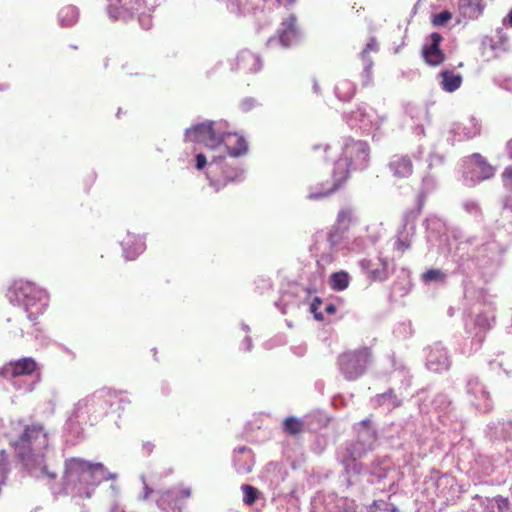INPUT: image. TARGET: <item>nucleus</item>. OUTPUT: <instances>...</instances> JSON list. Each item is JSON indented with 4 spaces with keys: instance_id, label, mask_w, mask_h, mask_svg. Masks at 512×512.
<instances>
[{
    "instance_id": "f257e3e1",
    "label": "nucleus",
    "mask_w": 512,
    "mask_h": 512,
    "mask_svg": "<svg viewBox=\"0 0 512 512\" xmlns=\"http://www.w3.org/2000/svg\"><path fill=\"white\" fill-rule=\"evenodd\" d=\"M46 444L47 434L44 427L38 423L23 426L22 432L17 437L10 438V445L23 462L31 460L38 446Z\"/></svg>"
},
{
    "instance_id": "f03ea898",
    "label": "nucleus",
    "mask_w": 512,
    "mask_h": 512,
    "mask_svg": "<svg viewBox=\"0 0 512 512\" xmlns=\"http://www.w3.org/2000/svg\"><path fill=\"white\" fill-rule=\"evenodd\" d=\"M372 361L369 347L343 352L338 357V365L347 380H355L364 374Z\"/></svg>"
},
{
    "instance_id": "7ed1b4c3",
    "label": "nucleus",
    "mask_w": 512,
    "mask_h": 512,
    "mask_svg": "<svg viewBox=\"0 0 512 512\" xmlns=\"http://www.w3.org/2000/svg\"><path fill=\"white\" fill-rule=\"evenodd\" d=\"M223 134V125L213 121L195 125L187 129L185 133L189 141L202 143L210 149L221 148Z\"/></svg>"
},
{
    "instance_id": "20e7f679",
    "label": "nucleus",
    "mask_w": 512,
    "mask_h": 512,
    "mask_svg": "<svg viewBox=\"0 0 512 512\" xmlns=\"http://www.w3.org/2000/svg\"><path fill=\"white\" fill-rule=\"evenodd\" d=\"M370 148L367 142L349 138L344 143L341 156L343 162L353 170L363 169L368 165Z\"/></svg>"
},
{
    "instance_id": "39448f33",
    "label": "nucleus",
    "mask_w": 512,
    "mask_h": 512,
    "mask_svg": "<svg viewBox=\"0 0 512 512\" xmlns=\"http://www.w3.org/2000/svg\"><path fill=\"white\" fill-rule=\"evenodd\" d=\"M37 363L33 358L24 357L16 361H10L0 368V376L12 379L20 376H29L35 372Z\"/></svg>"
},
{
    "instance_id": "423d86ee",
    "label": "nucleus",
    "mask_w": 512,
    "mask_h": 512,
    "mask_svg": "<svg viewBox=\"0 0 512 512\" xmlns=\"http://www.w3.org/2000/svg\"><path fill=\"white\" fill-rule=\"evenodd\" d=\"M353 169L348 166L345 162H343L340 158L334 164V170L332 175V185L329 189L320 193H311L309 195L310 199H320L323 197H327L333 192L337 191L349 178L350 172Z\"/></svg>"
},
{
    "instance_id": "0eeeda50",
    "label": "nucleus",
    "mask_w": 512,
    "mask_h": 512,
    "mask_svg": "<svg viewBox=\"0 0 512 512\" xmlns=\"http://www.w3.org/2000/svg\"><path fill=\"white\" fill-rule=\"evenodd\" d=\"M360 267L367 272L371 281H385L389 276V265L386 259L378 257L376 261L363 259L359 262Z\"/></svg>"
},
{
    "instance_id": "6e6552de",
    "label": "nucleus",
    "mask_w": 512,
    "mask_h": 512,
    "mask_svg": "<svg viewBox=\"0 0 512 512\" xmlns=\"http://www.w3.org/2000/svg\"><path fill=\"white\" fill-rule=\"evenodd\" d=\"M224 147L226 153L231 157H240L247 153L248 145L244 137L225 132L221 139V147Z\"/></svg>"
},
{
    "instance_id": "1a4fd4ad",
    "label": "nucleus",
    "mask_w": 512,
    "mask_h": 512,
    "mask_svg": "<svg viewBox=\"0 0 512 512\" xmlns=\"http://www.w3.org/2000/svg\"><path fill=\"white\" fill-rule=\"evenodd\" d=\"M431 44L423 48V56L425 61L432 66H438L445 60V55L440 49L442 41L441 34L433 32L430 36Z\"/></svg>"
},
{
    "instance_id": "9d476101",
    "label": "nucleus",
    "mask_w": 512,
    "mask_h": 512,
    "mask_svg": "<svg viewBox=\"0 0 512 512\" xmlns=\"http://www.w3.org/2000/svg\"><path fill=\"white\" fill-rule=\"evenodd\" d=\"M388 167L397 179L409 178L413 174V162L407 155H395L389 162Z\"/></svg>"
},
{
    "instance_id": "9b49d317",
    "label": "nucleus",
    "mask_w": 512,
    "mask_h": 512,
    "mask_svg": "<svg viewBox=\"0 0 512 512\" xmlns=\"http://www.w3.org/2000/svg\"><path fill=\"white\" fill-rule=\"evenodd\" d=\"M12 289L17 298V301L23 303L26 306L35 300L40 292L35 284L23 280L16 281L13 284Z\"/></svg>"
},
{
    "instance_id": "f8f14e48",
    "label": "nucleus",
    "mask_w": 512,
    "mask_h": 512,
    "mask_svg": "<svg viewBox=\"0 0 512 512\" xmlns=\"http://www.w3.org/2000/svg\"><path fill=\"white\" fill-rule=\"evenodd\" d=\"M122 245L124 248L125 257L128 260L135 259L146 248L142 237L135 235H127V237L122 241Z\"/></svg>"
},
{
    "instance_id": "ddd939ff",
    "label": "nucleus",
    "mask_w": 512,
    "mask_h": 512,
    "mask_svg": "<svg viewBox=\"0 0 512 512\" xmlns=\"http://www.w3.org/2000/svg\"><path fill=\"white\" fill-rule=\"evenodd\" d=\"M236 65L239 70L247 73L256 72L259 69L257 57L249 51H243L237 56Z\"/></svg>"
},
{
    "instance_id": "4468645a",
    "label": "nucleus",
    "mask_w": 512,
    "mask_h": 512,
    "mask_svg": "<svg viewBox=\"0 0 512 512\" xmlns=\"http://www.w3.org/2000/svg\"><path fill=\"white\" fill-rule=\"evenodd\" d=\"M471 159L473 160L474 164L479 169V179L481 181L488 180L492 177H494L496 173V168L492 166L485 157H483L479 153H473L471 155Z\"/></svg>"
},
{
    "instance_id": "2eb2a0df",
    "label": "nucleus",
    "mask_w": 512,
    "mask_h": 512,
    "mask_svg": "<svg viewBox=\"0 0 512 512\" xmlns=\"http://www.w3.org/2000/svg\"><path fill=\"white\" fill-rule=\"evenodd\" d=\"M440 77L442 78V89L446 92L456 91L458 88H460L463 81L462 76L460 74H456L450 70L442 71L440 73Z\"/></svg>"
},
{
    "instance_id": "dca6fc26",
    "label": "nucleus",
    "mask_w": 512,
    "mask_h": 512,
    "mask_svg": "<svg viewBox=\"0 0 512 512\" xmlns=\"http://www.w3.org/2000/svg\"><path fill=\"white\" fill-rule=\"evenodd\" d=\"M87 475L91 484H99L109 479V474L102 463L88 462Z\"/></svg>"
},
{
    "instance_id": "f3484780",
    "label": "nucleus",
    "mask_w": 512,
    "mask_h": 512,
    "mask_svg": "<svg viewBox=\"0 0 512 512\" xmlns=\"http://www.w3.org/2000/svg\"><path fill=\"white\" fill-rule=\"evenodd\" d=\"M350 284V276L346 271L334 272L330 275L329 285L334 291H343Z\"/></svg>"
},
{
    "instance_id": "a211bd4d",
    "label": "nucleus",
    "mask_w": 512,
    "mask_h": 512,
    "mask_svg": "<svg viewBox=\"0 0 512 512\" xmlns=\"http://www.w3.org/2000/svg\"><path fill=\"white\" fill-rule=\"evenodd\" d=\"M87 466L88 461L79 458H71L66 463V473L68 477L84 476L87 474Z\"/></svg>"
},
{
    "instance_id": "6ab92c4d",
    "label": "nucleus",
    "mask_w": 512,
    "mask_h": 512,
    "mask_svg": "<svg viewBox=\"0 0 512 512\" xmlns=\"http://www.w3.org/2000/svg\"><path fill=\"white\" fill-rule=\"evenodd\" d=\"M353 222V210L345 207L339 210L336 218V227L342 232L348 231Z\"/></svg>"
},
{
    "instance_id": "aec40b11",
    "label": "nucleus",
    "mask_w": 512,
    "mask_h": 512,
    "mask_svg": "<svg viewBox=\"0 0 512 512\" xmlns=\"http://www.w3.org/2000/svg\"><path fill=\"white\" fill-rule=\"evenodd\" d=\"M283 430L289 435L296 436L304 431V422L296 417H287L283 421Z\"/></svg>"
},
{
    "instance_id": "412c9836",
    "label": "nucleus",
    "mask_w": 512,
    "mask_h": 512,
    "mask_svg": "<svg viewBox=\"0 0 512 512\" xmlns=\"http://www.w3.org/2000/svg\"><path fill=\"white\" fill-rule=\"evenodd\" d=\"M336 94L342 101H349L355 94V88L352 83L343 80L336 86Z\"/></svg>"
},
{
    "instance_id": "4be33fe9",
    "label": "nucleus",
    "mask_w": 512,
    "mask_h": 512,
    "mask_svg": "<svg viewBox=\"0 0 512 512\" xmlns=\"http://www.w3.org/2000/svg\"><path fill=\"white\" fill-rule=\"evenodd\" d=\"M241 489L244 494V498H243L244 503L248 506L253 505L259 497V494H260L259 490L257 488H255L254 486H251L248 484L242 485Z\"/></svg>"
},
{
    "instance_id": "5701e85b",
    "label": "nucleus",
    "mask_w": 512,
    "mask_h": 512,
    "mask_svg": "<svg viewBox=\"0 0 512 512\" xmlns=\"http://www.w3.org/2000/svg\"><path fill=\"white\" fill-rule=\"evenodd\" d=\"M462 7L468 8L471 16H478L483 12L484 4L482 0H462Z\"/></svg>"
},
{
    "instance_id": "b1692460",
    "label": "nucleus",
    "mask_w": 512,
    "mask_h": 512,
    "mask_svg": "<svg viewBox=\"0 0 512 512\" xmlns=\"http://www.w3.org/2000/svg\"><path fill=\"white\" fill-rule=\"evenodd\" d=\"M422 278L425 282L443 281L445 274L439 269H429L423 273Z\"/></svg>"
},
{
    "instance_id": "393cba45",
    "label": "nucleus",
    "mask_w": 512,
    "mask_h": 512,
    "mask_svg": "<svg viewBox=\"0 0 512 512\" xmlns=\"http://www.w3.org/2000/svg\"><path fill=\"white\" fill-rule=\"evenodd\" d=\"M501 180L504 188L512 192V165L504 168L501 173Z\"/></svg>"
},
{
    "instance_id": "a878e982",
    "label": "nucleus",
    "mask_w": 512,
    "mask_h": 512,
    "mask_svg": "<svg viewBox=\"0 0 512 512\" xmlns=\"http://www.w3.org/2000/svg\"><path fill=\"white\" fill-rule=\"evenodd\" d=\"M452 18V14L445 10V11H442L436 15L433 16L432 18V24L434 26H443L445 25L449 20H451Z\"/></svg>"
},
{
    "instance_id": "bb28decb",
    "label": "nucleus",
    "mask_w": 512,
    "mask_h": 512,
    "mask_svg": "<svg viewBox=\"0 0 512 512\" xmlns=\"http://www.w3.org/2000/svg\"><path fill=\"white\" fill-rule=\"evenodd\" d=\"M282 29L289 31L291 35H296V17L290 15L283 23Z\"/></svg>"
},
{
    "instance_id": "cd10ccee",
    "label": "nucleus",
    "mask_w": 512,
    "mask_h": 512,
    "mask_svg": "<svg viewBox=\"0 0 512 512\" xmlns=\"http://www.w3.org/2000/svg\"><path fill=\"white\" fill-rule=\"evenodd\" d=\"M296 35H291L289 33V31H286L285 29H280L279 30V40L280 42L284 45V46H289L293 40V38L295 37Z\"/></svg>"
},
{
    "instance_id": "c85d7f7f",
    "label": "nucleus",
    "mask_w": 512,
    "mask_h": 512,
    "mask_svg": "<svg viewBox=\"0 0 512 512\" xmlns=\"http://www.w3.org/2000/svg\"><path fill=\"white\" fill-rule=\"evenodd\" d=\"M494 500L496 501L498 510L500 512H504V511L508 510L509 504H510L508 498H504L502 496H497L494 498Z\"/></svg>"
},
{
    "instance_id": "c756f323",
    "label": "nucleus",
    "mask_w": 512,
    "mask_h": 512,
    "mask_svg": "<svg viewBox=\"0 0 512 512\" xmlns=\"http://www.w3.org/2000/svg\"><path fill=\"white\" fill-rule=\"evenodd\" d=\"M195 162H196V164H195L196 169L202 170L207 164L206 156L201 153L197 154L195 156Z\"/></svg>"
},
{
    "instance_id": "7c9ffc66",
    "label": "nucleus",
    "mask_w": 512,
    "mask_h": 512,
    "mask_svg": "<svg viewBox=\"0 0 512 512\" xmlns=\"http://www.w3.org/2000/svg\"><path fill=\"white\" fill-rule=\"evenodd\" d=\"M409 247H410V244L407 241H405V240L398 239L395 242V248L398 251H401L402 253H404Z\"/></svg>"
},
{
    "instance_id": "2f4dec72",
    "label": "nucleus",
    "mask_w": 512,
    "mask_h": 512,
    "mask_svg": "<svg viewBox=\"0 0 512 512\" xmlns=\"http://www.w3.org/2000/svg\"><path fill=\"white\" fill-rule=\"evenodd\" d=\"M377 49V44L375 39H371L365 46V48L362 51L363 55L368 54L370 51H375Z\"/></svg>"
},
{
    "instance_id": "473e14b6",
    "label": "nucleus",
    "mask_w": 512,
    "mask_h": 512,
    "mask_svg": "<svg viewBox=\"0 0 512 512\" xmlns=\"http://www.w3.org/2000/svg\"><path fill=\"white\" fill-rule=\"evenodd\" d=\"M7 475V466L6 463L0 461V486L5 483Z\"/></svg>"
},
{
    "instance_id": "72a5a7b5",
    "label": "nucleus",
    "mask_w": 512,
    "mask_h": 512,
    "mask_svg": "<svg viewBox=\"0 0 512 512\" xmlns=\"http://www.w3.org/2000/svg\"><path fill=\"white\" fill-rule=\"evenodd\" d=\"M123 6L126 8V10L135 11L139 9L140 4L139 0H134L130 4L124 3Z\"/></svg>"
},
{
    "instance_id": "f704fd0d",
    "label": "nucleus",
    "mask_w": 512,
    "mask_h": 512,
    "mask_svg": "<svg viewBox=\"0 0 512 512\" xmlns=\"http://www.w3.org/2000/svg\"><path fill=\"white\" fill-rule=\"evenodd\" d=\"M315 151L322 150L324 153H327L330 150V146L328 144H318L313 147Z\"/></svg>"
},
{
    "instance_id": "c9c22d12",
    "label": "nucleus",
    "mask_w": 512,
    "mask_h": 512,
    "mask_svg": "<svg viewBox=\"0 0 512 512\" xmlns=\"http://www.w3.org/2000/svg\"><path fill=\"white\" fill-rule=\"evenodd\" d=\"M321 303H322L321 299H320L319 297H315V298L313 299L312 304H311V310H312V312H315V311L318 309V307H319V305H320Z\"/></svg>"
},
{
    "instance_id": "e433bc0d",
    "label": "nucleus",
    "mask_w": 512,
    "mask_h": 512,
    "mask_svg": "<svg viewBox=\"0 0 512 512\" xmlns=\"http://www.w3.org/2000/svg\"><path fill=\"white\" fill-rule=\"evenodd\" d=\"M325 312L327 314H334L336 312V306L334 304H328L325 307Z\"/></svg>"
},
{
    "instance_id": "4c0bfd02",
    "label": "nucleus",
    "mask_w": 512,
    "mask_h": 512,
    "mask_svg": "<svg viewBox=\"0 0 512 512\" xmlns=\"http://www.w3.org/2000/svg\"><path fill=\"white\" fill-rule=\"evenodd\" d=\"M371 420L370 418L363 419L360 424L365 428L368 429L370 427Z\"/></svg>"
},
{
    "instance_id": "58836bf2",
    "label": "nucleus",
    "mask_w": 512,
    "mask_h": 512,
    "mask_svg": "<svg viewBox=\"0 0 512 512\" xmlns=\"http://www.w3.org/2000/svg\"><path fill=\"white\" fill-rule=\"evenodd\" d=\"M280 5H292L296 0H277Z\"/></svg>"
},
{
    "instance_id": "ea45409f",
    "label": "nucleus",
    "mask_w": 512,
    "mask_h": 512,
    "mask_svg": "<svg viewBox=\"0 0 512 512\" xmlns=\"http://www.w3.org/2000/svg\"><path fill=\"white\" fill-rule=\"evenodd\" d=\"M313 89H314V92L318 93L319 92V86L317 83H314L313 85Z\"/></svg>"
},
{
    "instance_id": "a19ab883",
    "label": "nucleus",
    "mask_w": 512,
    "mask_h": 512,
    "mask_svg": "<svg viewBox=\"0 0 512 512\" xmlns=\"http://www.w3.org/2000/svg\"><path fill=\"white\" fill-rule=\"evenodd\" d=\"M88 181H89L90 183H93V182L95 181V176H94V175H91V176L89 177Z\"/></svg>"
},
{
    "instance_id": "79ce46f5",
    "label": "nucleus",
    "mask_w": 512,
    "mask_h": 512,
    "mask_svg": "<svg viewBox=\"0 0 512 512\" xmlns=\"http://www.w3.org/2000/svg\"><path fill=\"white\" fill-rule=\"evenodd\" d=\"M315 318L318 319V320H322V315L321 314H316L315 313Z\"/></svg>"
},
{
    "instance_id": "37998d69",
    "label": "nucleus",
    "mask_w": 512,
    "mask_h": 512,
    "mask_svg": "<svg viewBox=\"0 0 512 512\" xmlns=\"http://www.w3.org/2000/svg\"><path fill=\"white\" fill-rule=\"evenodd\" d=\"M509 22H510V24L512 25V10H511V11H510V13H509Z\"/></svg>"
},
{
    "instance_id": "c03bdc74",
    "label": "nucleus",
    "mask_w": 512,
    "mask_h": 512,
    "mask_svg": "<svg viewBox=\"0 0 512 512\" xmlns=\"http://www.w3.org/2000/svg\"><path fill=\"white\" fill-rule=\"evenodd\" d=\"M66 10H67V12H68V13H69V12H71L72 14H74V13H75V11H74V9H73V8H67Z\"/></svg>"
}]
</instances>
